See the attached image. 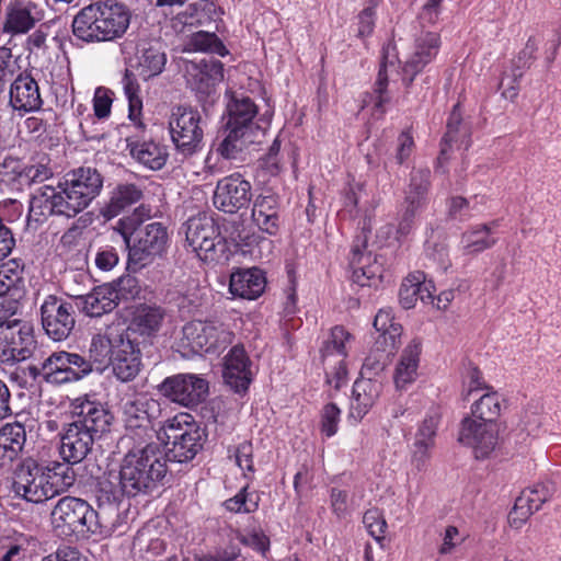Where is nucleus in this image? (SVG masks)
Returning a JSON list of instances; mask_svg holds the SVG:
<instances>
[{
	"instance_id": "nucleus-1",
	"label": "nucleus",
	"mask_w": 561,
	"mask_h": 561,
	"mask_svg": "<svg viewBox=\"0 0 561 561\" xmlns=\"http://www.w3.org/2000/svg\"><path fill=\"white\" fill-rule=\"evenodd\" d=\"M117 344L118 335L112 337L108 332L98 333L90 342L87 357L66 351L54 352L39 365L30 366L28 370L34 378L41 376L51 385L76 382L93 369L102 371L111 363Z\"/></svg>"
},
{
	"instance_id": "nucleus-2",
	"label": "nucleus",
	"mask_w": 561,
	"mask_h": 561,
	"mask_svg": "<svg viewBox=\"0 0 561 561\" xmlns=\"http://www.w3.org/2000/svg\"><path fill=\"white\" fill-rule=\"evenodd\" d=\"M113 415L103 405L83 401L76 405L73 420L64 424L59 455L64 461L80 463L92 451L95 440L108 432Z\"/></svg>"
},
{
	"instance_id": "nucleus-3",
	"label": "nucleus",
	"mask_w": 561,
	"mask_h": 561,
	"mask_svg": "<svg viewBox=\"0 0 561 561\" xmlns=\"http://www.w3.org/2000/svg\"><path fill=\"white\" fill-rule=\"evenodd\" d=\"M129 9L116 0H99L83 7L72 21L73 35L85 43L122 37L130 23Z\"/></svg>"
},
{
	"instance_id": "nucleus-4",
	"label": "nucleus",
	"mask_w": 561,
	"mask_h": 561,
	"mask_svg": "<svg viewBox=\"0 0 561 561\" xmlns=\"http://www.w3.org/2000/svg\"><path fill=\"white\" fill-rule=\"evenodd\" d=\"M167 473L164 453L156 443L131 448L124 456L119 470L128 497L152 493L163 485Z\"/></svg>"
},
{
	"instance_id": "nucleus-5",
	"label": "nucleus",
	"mask_w": 561,
	"mask_h": 561,
	"mask_svg": "<svg viewBox=\"0 0 561 561\" xmlns=\"http://www.w3.org/2000/svg\"><path fill=\"white\" fill-rule=\"evenodd\" d=\"M50 519L54 529L62 536L85 534L107 536V530L101 526L94 508L79 497L59 499L51 510Z\"/></svg>"
},
{
	"instance_id": "nucleus-6",
	"label": "nucleus",
	"mask_w": 561,
	"mask_h": 561,
	"mask_svg": "<svg viewBox=\"0 0 561 561\" xmlns=\"http://www.w3.org/2000/svg\"><path fill=\"white\" fill-rule=\"evenodd\" d=\"M163 431L167 444L172 445L164 454L165 459L179 463L193 460L203 448L206 438L205 431L185 413L167 420Z\"/></svg>"
},
{
	"instance_id": "nucleus-7",
	"label": "nucleus",
	"mask_w": 561,
	"mask_h": 561,
	"mask_svg": "<svg viewBox=\"0 0 561 561\" xmlns=\"http://www.w3.org/2000/svg\"><path fill=\"white\" fill-rule=\"evenodd\" d=\"M185 239L203 261L219 260L226 251L225 238L213 217L198 215L184 225Z\"/></svg>"
},
{
	"instance_id": "nucleus-8",
	"label": "nucleus",
	"mask_w": 561,
	"mask_h": 561,
	"mask_svg": "<svg viewBox=\"0 0 561 561\" xmlns=\"http://www.w3.org/2000/svg\"><path fill=\"white\" fill-rule=\"evenodd\" d=\"M58 187L61 188L64 198L75 217L101 193L103 176L94 168L81 167L67 173L65 182L59 183Z\"/></svg>"
},
{
	"instance_id": "nucleus-9",
	"label": "nucleus",
	"mask_w": 561,
	"mask_h": 561,
	"mask_svg": "<svg viewBox=\"0 0 561 561\" xmlns=\"http://www.w3.org/2000/svg\"><path fill=\"white\" fill-rule=\"evenodd\" d=\"M12 490L15 495L36 504L57 495V489L46 477V467L32 458L22 461L14 470Z\"/></svg>"
},
{
	"instance_id": "nucleus-10",
	"label": "nucleus",
	"mask_w": 561,
	"mask_h": 561,
	"mask_svg": "<svg viewBox=\"0 0 561 561\" xmlns=\"http://www.w3.org/2000/svg\"><path fill=\"white\" fill-rule=\"evenodd\" d=\"M128 249V268L137 271L161 255L168 242L167 228L161 222H150L134 230Z\"/></svg>"
},
{
	"instance_id": "nucleus-11",
	"label": "nucleus",
	"mask_w": 561,
	"mask_h": 561,
	"mask_svg": "<svg viewBox=\"0 0 561 561\" xmlns=\"http://www.w3.org/2000/svg\"><path fill=\"white\" fill-rule=\"evenodd\" d=\"M35 344L28 323L20 320L0 321V363L13 365L30 358Z\"/></svg>"
},
{
	"instance_id": "nucleus-12",
	"label": "nucleus",
	"mask_w": 561,
	"mask_h": 561,
	"mask_svg": "<svg viewBox=\"0 0 561 561\" xmlns=\"http://www.w3.org/2000/svg\"><path fill=\"white\" fill-rule=\"evenodd\" d=\"M169 125L172 141L183 156H192L201 148L204 122L197 110L179 106L172 113Z\"/></svg>"
},
{
	"instance_id": "nucleus-13",
	"label": "nucleus",
	"mask_w": 561,
	"mask_h": 561,
	"mask_svg": "<svg viewBox=\"0 0 561 561\" xmlns=\"http://www.w3.org/2000/svg\"><path fill=\"white\" fill-rule=\"evenodd\" d=\"M182 332L193 352H215L233 341V333L216 321L193 320L183 327Z\"/></svg>"
},
{
	"instance_id": "nucleus-14",
	"label": "nucleus",
	"mask_w": 561,
	"mask_h": 561,
	"mask_svg": "<svg viewBox=\"0 0 561 561\" xmlns=\"http://www.w3.org/2000/svg\"><path fill=\"white\" fill-rule=\"evenodd\" d=\"M127 491L124 489V481L121 474L114 476V480L104 479L99 482L95 493L98 519L101 526L107 530V536L112 535L121 525L119 505Z\"/></svg>"
},
{
	"instance_id": "nucleus-15",
	"label": "nucleus",
	"mask_w": 561,
	"mask_h": 561,
	"mask_svg": "<svg viewBox=\"0 0 561 561\" xmlns=\"http://www.w3.org/2000/svg\"><path fill=\"white\" fill-rule=\"evenodd\" d=\"M73 217L70 207L58 186L44 185L31 197L26 226L37 230L50 216Z\"/></svg>"
},
{
	"instance_id": "nucleus-16",
	"label": "nucleus",
	"mask_w": 561,
	"mask_h": 561,
	"mask_svg": "<svg viewBox=\"0 0 561 561\" xmlns=\"http://www.w3.org/2000/svg\"><path fill=\"white\" fill-rule=\"evenodd\" d=\"M42 325L54 341L66 340L76 324L75 307L56 296H48L41 306Z\"/></svg>"
},
{
	"instance_id": "nucleus-17",
	"label": "nucleus",
	"mask_w": 561,
	"mask_h": 561,
	"mask_svg": "<svg viewBox=\"0 0 561 561\" xmlns=\"http://www.w3.org/2000/svg\"><path fill=\"white\" fill-rule=\"evenodd\" d=\"M159 391L173 402L184 407H196L208 396V382L194 374H179L168 377Z\"/></svg>"
},
{
	"instance_id": "nucleus-18",
	"label": "nucleus",
	"mask_w": 561,
	"mask_h": 561,
	"mask_svg": "<svg viewBox=\"0 0 561 561\" xmlns=\"http://www.w3.org/2000/svg\"><path fill=\"white\" fill-rule=\"evenodd\" d=\"M369 231L370 227L365 221L362 234L354 240L350 256V266L353 270L352 279L360 286L375 285L382 272L377 257H373L371 252L367 251Z\"/></svg>"
},
{
	"instance_id": "nucleus-19",
	"label": "nucleus",
	"mask_w": 561,
	"mask_h": 561,
	"mask_svg": "<svg viewBox=\"0 0 561 561\" xmlns=\"http://www.w3.org/2000/svg\"><path fill=\"white\" fill-rule=\"evenodd\" d=\"M458 440L472 448L477 459L488 458L497 446L499 425L476 419L461 421Z\"/></svg>"
},
{
	"instance_id": "nucleus-20",
	"label": "nucleus",
	"mask_w": 561,
	"mask_h": 561,
	"mask_svg": "<svg viewBox=\"0 0 561 561\" xmlns=\"http://www.w3.org/2000/svg\"><path fill=\"white\" fill-rule=\"evenodd\" d=\"M251 183L240 174L226 176L217 183L213 197L214 206L226 214H236L251 202Z\"/></svg>"
},
{
	"instance_id": "nucleus-21",
	"label": "nucleus",
	"mask_w": 561,
	"mask_h": 561,
	"mask_svg": "<svg viewBox=\"0 0 561 561\" xmlns=\"http://www.w3.org/2000/svg\"><path fill=\"white\" fill-rule=\"evenodd\" d=\"M113 374L123 382L136 378L140 371V350L137 339L118 335V344L111 360Z\"/></svg>"
},
{
	"instance_id": "nucleus-22",
	"label": "nucleus",
	"mask_w": 561,
	"mask_h": 561,
	"mask_svg": "<svg viewBox=\"0 0 561 561\" xmlns=\"http://www.w3.org/2000/svg\"><path fill=\"white\" fill-rule=\"evenodd\" d=\"M122 411L128 430H141L147 433L160 414V404L153 399L140 396L124 400Z\"/></svg>"
},
{
	"instance_id": "nucleus-23",
	"label": "nucleus",
	"mask_w": 561,
	"mask_h": 561,
	"mask_svg": "<svg viewBox=\"0 0 561 561\" xmlns=\"http://www.w3.org/2000/svg\"><path fill=\"white\" fill-rule=\"evenodd\" d=\"M49 158L43 156L38 161H34L24 168H20L18 160L7 158L0 164V175L9 176V179H18L21 184L43 183L53 178L54 172L49 165Z\"/></svg>"
},
{
	"instance_id": "nucleus-24",
	"label": "nucleus",
	"mask_w": 561,
	"mask_h": 561,
	"mask_svg": "<svg viewBox=\"0 0 561 561\" xmlns=\"http://www.w3.org/2000/svg\"><path fill=\"white\" fill-rule=\"evenodd\" d=\"M227 112L226 127L265 136L268 122L262 121L264 125L260 124L259 121L254 122L257 108L249 98L233 99L228 103Z\"/></svg>"
},
{
	"instance_id": "nucleus-25",
	"label": "nucleus",
	"mask_w": 561,
	"mask_h": 561,
	"mask_svg": "<svg viewBox=\"0 0 561 561\" xmlns=\"http://www.w3.org/2000/svg\"><path fill=\"white\" fill-rule=\"evenodd\" d=\"M196 72L193 76V84L196 90L199 101L209 103L215 102L216 85L224 79V65L221 61L209 58L203 59L198 65L194 66Z\"/></svg>"
},
{
	"instance_id": "nucleus-26",
	"label": "nucleus",
	"mask_w": 561,
	"mask_h": 561,
	"mask_svg": "<svg viewBox=\"0 0 561 561\" xmlns=\"http://www.w3.org/2000/svg\"><path fill=\"white\" fill-rule=\"evenodd\" d=\"M250 359L242 346L236 345L226 356L224 379L234 391L243 392L251 382Z\"/></svg>"
},
{
	"instance_id": "nucleus-27",
	"label": "nucleus",
	"mask_w": 561,
	"mask_h": 561,
	"mask_svg": "<svg viewBox=\"0 0 561 561\" xmlns=\"http://www.w3.org/2000/svg\"><path fill=\"white\" fill-rule=\"evenodd\" d=\"M9 103L23 113L39 110L43 101L37 82L31 76L20 75L11 84Z\"/></svg>"
},
{
	"instance_id": "nucleus-28",
	"label": "nucleus",
	"mask_w": 561,
	"mask_h": 561,
	"mask_svg": "<svg viewBox=\"0 0 561 561\" xmlns=\"http://www.w3.org/2000/svg\"><path fill=\"white\" fill-rule=\"evenodd\" d=\"M439 43L437 33L428 32L417 38L415 53L405 61L403 67V81L407 87L412 83L416 73L436 56Z\"/></svg>"
},
{
	"instance_id": "nucleus-29",
	"label": "nucleus",
	"mask_w": 561,
	"mask_h": 561,
	"mask_svg": "<svg viewBox=\"0 0 561 561\" xmlns=\"http://www.w3.org/2000/svg\"><path fill=\"white\" fill-rule=\"evenodd\" d=\"M164 310L156 305H140L136 308L133 319L124 336L136 339V334L141 336L154 335L164 319Z\"/></svg>"
},
{
	"instance_id": "nucleus-30",
	"label": "nucleus",
	"mask_w": 561,
	"mask_h": 561,
	"mask_svg": "<svg viewBox=\"0 0 561 561\" xmlns=\"http://www.w3.org/2000/svg\"><path fill=\"white\" fill-rule=\"evenodd\" d=\"M43 18L42 10L32 1H16L10 5L3 31L11 34L28 32Z\"/></svg>"
},
{
	"instance_id": "nucleus-31",
	"label": "nucleus",
	"mask_w": 561,
	"mask_h": 561,
	"mask_svg": "<svg viewBox=\"0 0 561 561\" xmlns=\"http://www.w3.org/2000/svg\"><path fill=\"white\" fill-rule=\"evenodd\" d=\"M252 220L261 231L275 236L279 230L278 197L274 194L256 196L252 207Z\"/></svg>"
},
{
	"instance_id": "nucleus-32",
	"label": "nucleus",
	"mask_w": 561,
	"mask_h": 561,
	"mask_svg": "<svg viewBox=\"0 0 561 561\" xmlns=\"http://www.w3.org/2000/svg\"><path fill=\"white\" fill-rule=\"evenodd\" d=\"M265 286L264 273L256 267L237 271L230 276V293L243 299H256L263 294Z\"/></svg>"
},
{
	"instance_id": "nucleus-33",
	"label": "nucleus",
	"mask_w": 561,
	"mask_h": 561,
	"mask_svg": "<svg viewBox=\"0 0 561 561\" xmlns=\"http://www.w3.org/2000/svg\"><path fill=\"white\" fill-rule=\"evenodd\" d=\"M382 383L374 378H358L353 386L351 416L362 420L375 404L381 392Z\"/></svg>"
},
{
	"instance_id": "nucleus-34",
	"label": "nucleus",
	"mask_w": 561,
	"mask_h": 561,
	"mask_svg": "<svg viewBox=\"0 0 561 561\" xmlns=\"http://www.w3.org/2000/svg\"><path fill=\"white\" fill-rule=\"evenodd\" d=\"M78 306L89 317H101L113 311L118 302V293L107 285L95 287L91 293L77 298Z\"/></svg>"
},
{
	"instance_id": "nucleus-35",
	"label": "nucleus",
	"mask_w": 561,
	"mask_h": 561,
	"mask_svg": "<svg viewBox=\"0 0 561 561\" xmlns=\"http://www.w3.org/2000/svg\"><path fill=\"white\" fill-rule=\"evenodd\" d=\"M25 442L26 432L22 423H7L0 428V469L12 463L22 451Z\"/></svg>"
},
{
	"instance_id": "nucleus-36",
	"label": "nucleus",
	"mask_w": 561,
	"mask_h": 561,
	"mask_svg": "<svg viewBox=\"0 0 561 561\" xmlns=\"http://www.w3.org/2000/svg\"><path fill=\"white\" fill-rule=\"evenodd\" d=\"M142 197L144 191L139 185L134 183L118 184L112 191L107 204L101 209V215L106 219H112L138 203Z\"/></svg>"
},
{
	"instance_id": "nucleus-37",
	"label": "nucleus",
	"mask_w": 561,
	"mask_h": 561,
	"mask_svg": "<svg viewBox=\"0 0 561 561\" xmlns=\"http://www.w3.org/2000/svg\"><path fill=\"white\" fill-rule=\"evenodd\" d=\"M421 354V342L412 340L403 350L401 358L394 371V385L397 389L403 390L408 385L415 381Z\"/></svg>"
},
{
	"instance_id": "nucleus-38",
	"label": "nucleus",
	"mask_w": 561,
	"mask_h": 561,
	"mask_svg": "<svg viewBox=\"0 0 561 561\" xmlns=\"http://www.w3.org/2000/svg\"><path fill=\"white\" fill-rule=\"evenodd\" d=\"M136 72L142 80L147 81L159 76L164 69L167 57L160 48L152 45H139L136 55Z\"/></svg>"
},
{
	"instance_id": "nucleus-39",
	"label": "nucleus",
	"mask_w": 561,
	"mask_h": 561,
	"mask_svg": "<svg viewBox=\"0 0 561 561\" xmlns=\"http://www.w3.org/2000/svg\"><path fill=\"white\" fill-rule=\"evenodd\" d=\"M440 417L438 413L426 416L415 434L413 459L417 468L428 458V451L435 446V437Z\"/></svg>"
},
{
	"instance_id": "nucleus-40",
	"label": "nucleus",
	"mask_w": 561,
	"mask_h": 561,
	"mask_svg": "<svg viewBox=\"0 0 561 561\" xmlns=\"http://www.w3.org/2000/svg\"><path fill=\"white\" fill-rule=\"evenodd\" d=\"M127 146L131 157L151 170H160L167 162V149L160 144L154 141H128Z\"/></svg>"
},
{
	"instance_id": "nucleus-41",
	"label": "nucleus",
	"mask_w": 561,
	"mask_h": 561,
	"mask_svg": "<svg viewBox=\"0 0 561 561\" xmlns=\"http://www.w3.org/2000/svg\"><path fill=\"white\" fill-rule=\"evenodd\" d=\"M227 135L218 147V152L226 159H238L252 144H260L264 136L252 131L234 130L226 127Z\"/></svg>"
},
{
	"instance_id": "nucleus-42",
	"label": "nucleus",
	"mask_w": 561,
	"mask_h": 561,
	"mask_svg": "<svg viewBox=\"0 0 561 561\" xmlns=\"http://www.w3.org/2000/svg\"><path fill=\"white\" fill-rule=\"evenodd\" d=\"M24 295L23 267L15 261L3 264L0 268V297L18 301Z\"/></svg>"
},
{
	"instance_id": "nucleus-43",
	"label": "nucleus",
	"mask_w": 561,
	"mask_h": 561,
	"mask_svg": "<svg viewBox=\"0 0 561 561\" xmlns=\"http://www.w3.org/2000/svg\"><path fill=\"white\" fill-rule=\"evenodd\" d=\"M502 398L496 391H489L471 405V414L465 419H476L483 423L497 424L502 411Z\"/></svg>"
},
{
	"instance_id": "nucleus-44",
	"label": "nucleus",
	"mask_w": 561,
	"mask_h": 561,
	"mask_svg": "<svg viewBox=\"0 0 561 561\" xmlns=\"http://www.w3.org/2000/svg\"><path fill=\"white\" fill-rule=\"evenodd\" d=\"M490 234L491 227L489 225H479L466 231L461 237L466 253L477 254L491 249L496 243V239L491 238Z\"/></svg>"
},
{
	"instance_id": "nucleus-45",
	"label": "nucleus",
	"mask_w": 561,
	"mask_h": 561,
	"mask_svg": "<svg viewBox=\"0 0 561 561\" xmlns=\"http://www.w3.org/2000/svg\"><path fill=\"white\" fill-rule=\"evenodd\" d=\"M73 465L64 461L53 462L50 467H46V477L49 479V484L57 489V495L73 485L76 481Z\"/></svg>"
},
{
	"instance_id": "nucleus-46",
	"label": "nucleus",
	"mask_w": 561,
	"mask_h": 561,
	"mask_svg": "<svg viewBox=\"0 0 561 561\" xmlns=\"http://www.w3.org/2000/svg\"><path fill=\"white\" fill-rule=\"evenodd\" d=\"M431 170L427 168L413 169L409 187L405 192L407 199H413L426 204L427 192L431 185Z\"/></svg>"
},
{
	"instance_id": "nucleus-47",
	"label": "nucleus",
	"mask_w": 561,
	"mask_h": 561,
	"mask_svg": "<svg viewBox=\"0 0 561 561\" xmlns=\"http://www.w3.org/2000/svg\"><path fill=\"white\" fill-rule=\"evenodd\" d=\"M468 136V129L462 126V118L460 113V104L457 103L447 122V131L442 140L440 156H445L453 142L458 141L459 136Z\"/></svg>"
},
{
	"instance_id": "nucleus-48",
	"label": "nucleus",
	"mask_w": 561,
	"mask_h": 561,
	"mask_svg": "<svg viewBox=\"0 0 561 561\" xmlns=\"http://www.w3.org/2000/svg\"><path fill=\"white\" fill-rule=\"evenodd\" d=\"M122 84L128 100L129 118L131 121H137L141 113L142 101L139 96L140 88L137 82L136 75L133 71L126 69Z\"/></svg>"
},
{
	"instance_id": "nucleus-49",
	"label": "nucleus",
	"mask_w": 561,
	"mask_h": 561,
	"mask_svg": "<svg viewBox=\"0 0 561 561\" xmlns=\"http://www.w3.org/2000/svg\"><path fill=\"white\" fill-rule=\"evenodd\" d=\"M401 334L402 325L391 324L387 331L379 332L374 343V350L377 353L388 354L391 358L400 344Z\"/></svg>"
},
{
	"instance_id": "nucleus-50",
	"label": "nucleus",
	"mask_w": 561,
	"mask_h": 561,
	"mask_svg": "<svg viewBox=\"0 0 561 561\" xmlns=\"http://www.w3.org/2000/svg\"><path fill=\"white\" fill-rule=\"evenodd\" d=\"M190 45L195 50L208 51L219 56L228 54L227 48L215 33L197 32L193 34Z\"/></svg>"
},
{
	"instance_id": "nucleus-51",
	"label": "nucleus",
	"mask_w": 561,
	"mask_h": 561,
	"mask_svg": "<svg viewBox=\"0 0 561 561\" xmlns=\"http://www.w3.org/2000/svg\"><path fill=\"white\" fill-rule=\"evenodd\" d=\"M425 204L419 203L413 199L404 198L403 209L398 218L397 233L399 237H407L412 231L416 215Z\"/></svg>"
},
{
	"instance_id": "nucleus-52",
	"label": "nucleus",
	"mask_w": 561,
	"mask_h": 561,
	"mask_svg": "<svg viewBox=\"0 0 561 561\" xmlns=\"http://www.w3.org/2000/svg\"><path fill=\"white\" fill-rule=\"evenodd\" d=\"M422 272L409 274L401 284L399 290V301L404 309L413 308L417 301L420 291V279Z\"/></svg>"
},
{
	"instance_id": "nucleus-53",
	"label": "nucleus",
	"mask_w": 561,
	"mask_h": 561,
	"mask_svg": "<svg viewBox=\"0 0 561 561\" xmlns=\"http://www.w3.org/2000/svg\"><path fill=\"white\" fill-rule=\"evenodd\" d=\"M150 216V209L145 205L137 207L131 216L118 220L116 230L122 234L125 245L129 244L134 230L140 227L145 217Z\"/></svg>"
},
{
	"instance_id": "nucleus-54",
	"label": "nucleus",
	"mask_w": 561,
	"mask_h": 561,
	"mask_svg": "<svg viewBox=\"0 0 561 561\" xmlns=\"http://www.w3.org/2000/svg\"><path fill=\"white\" fill-rule=\"evenodd\" d=\"M391 358L388 354L377 353L375 350L366 357L362 370L360 377L364 378H374L380 376V374L386 369L389 365Z\"/></svg>"
},
{
	"instance_id": "nucleus-55",
	"label": "nucleus",
	"mask_w": 561,
	"mask_h": 561,
	"mask_svg": "<svg viewBox=\"0 0 561 561\" xmlns=\"http://www.w3.org/2000/svg\"><path fill=\"white\" fill-rule=\"evenodd\" d=\"M247 489L244 486L238 494L225 502L228 511L233 513H252L257 510L259 497L248 494Z\"/></svg>"
},
{
	"instance_id": "nucleus-56",
	"label": "nucleus",
	"mask_w": 561,
	"mask_h": 561,
	"mask_svg": "<svg viewBox=\"0 0 561 561\" xmlns=\"http://www.w3.org/2000/svg\"><path fill=\"white\" fill-rule=\"evenodd\" d=\"M351 334L345 331L343 327H334L331 330L330 339L325 342L322 348L323 357L333 354L334 352L341 357L346 356L345 342L348 341Z\"/></svg>"
},
{
	"instance_id": "nucleus-57",
	"label": "nucleus",
	"mask_w": 561,
	"mask_h": 561,
	"mask_svg": "<svg viewBox=\"0 0 561 561\" xmlns=\"http://www.w3.org/2000/svg\"><path fill=\"white\" fill-rule=\"evenodd\" d=\"M363 523L377 541L383 539L387 523L377 510H368L363 516Z\"/></svg>"
},
{
	"instance_id": "nucleus-58",
	"label": "nucleus",
	"mask_w": 561,
	"mask_h": 561,
	"mask_svg": "<svg viewBox=\"0 0 561 561\" xmlns=\"http://www.w3.org/2000/svg\"><path fill=\"white\" fill-rule=\"evenodd\" d=\"M340 413V409L334 403H328L324 405L321 414V431L328 437H331L336 433Z\"/></svg>"
},
{
	"instance_id": "nucleus-59",
	"label": "nucleus",
	"mask_w": 561,
	"mask_h": 561,
	"mask_svg": "<svg viewBox=\"0 0 561 561\" xmlns=\"http://www.w3.org/2000/svg\"><path fill=\"white\" fill-rule=\"evenodd\" d=\"M240 556V549L232 543L226 547L217 548L215 551L196 554L193 561H233Z\"/></svg>"
},
{
	"instance_id": "nucleus-60",
	"label": "nucleus",
	"mask_w": 561,
	"mask_h": 561,
	"mask_svg": "<svg viewBox=\"0 0 561 561\" xmlns=\"http://www.w3.org/2000/svg\"><path fill=\"white\" fill-rule=\"evenodd\" d=\"M378 3L379 0H369L368 5L358 14V36L363 37L373 32L375 24V8Z\"/></svg>"
},
{
	"instance_id": "nucleus-61",
	"label": "nucleus",
	"mask_w": 561,
	"mask_h": 561,
	"mask_svg": "<svg viewBox=\"0 0 561 561\" xmlns=\"http://www.w3.org/2000/svg\"><path fill=\"white\" fill-rule=\"evenodd\" d=\"M15 61L12 60L11 49L0 47V92L3 90L4 82L14 75Z\"/></svg>"
},
{
	"instance_id": "nucleus-62",
	"label": "nucleus",
	"mask_w": 561,
	"mask_h": 561,
	"mask_svg": "<svg viewBox=\"0 0 561 561\" xmlns=\"http://www.w3.org/2000/svg\"><path fill=\"white\" fill-rule=\"evenodd\" d=\"M526 492L533 496L534 503L540 508L543 503L552 497L556 486L551 482L538 483L533 489L526 490Z\"/></svg>"
},
{
	"instance_id": "nucleus-63",
	"label": "nucleus",
	"mask_w": 561,
	"mask_h": 561,
	"mask_svg": "<svg viewBox=\"0 0 561 561\" xmlns=\"http://www.w3.org/2000/svg\"><path fill=\"white\" fill-rule=\"evenodd\" d=\"M537 45L533 37L528 38L524 49L518 54L517 59L514 60V69L522 71L524 68H529L533 60L535 59V53Z\"/></svg>"
},
{
	"instance_id": "nucleus-64",
	"label": "nucleus",
	"mask_w": 561,
	"mask_h": 561,
	"mask_svg": "<svg viewBox=\"0 0 561 561\" xmlns=\"http://www.w3.org/2000/svg\"><path fill=\"white\" fill-rule=\"evenodd\" d=\"M42 561H82V558L77 548L64 546L44 557Z\"/></svg>"
}]
</instances>
